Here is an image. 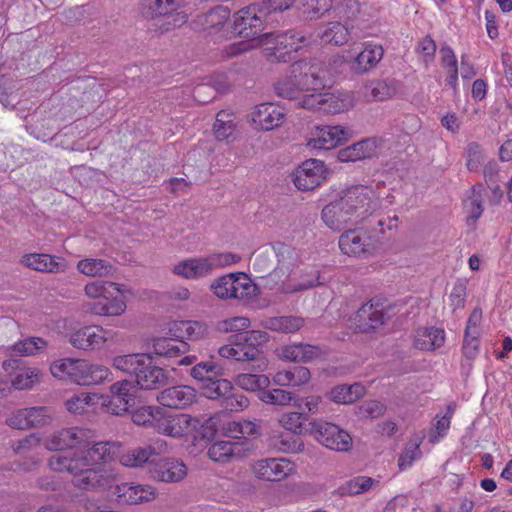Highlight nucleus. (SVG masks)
<instances>
[{
  "label": "nucleus",
  "instance_id": "obj_34",
  "mask_svg": "<svg viewBox=\"0 0 512 512\" xmlns=\"http://www.w3.org/2000/svg\"><path fill=\"white\" fill-rule=\"evenodd\" d=\"M353 28V24L349 26L340 21H331L322 27L318 36L324 44L344 46L350 41Z\"/></svg>",
  "mask_w": 512,
  "mask_h": 512
},
{
  "label": "nucleus",
  "instance_id": "obj_3",
  "mask_svg": "<svg viewBox=\"0 0 512 512\" xmlns=\"http://www.w3.org/2000/svg\"><path fill=\"white\" fill-rule=\"evenodd\" d=\"M333 7L346 21L355 22L354 27L363 37L377 36L381 25L379 8L363 6L358 0H340Z\"/></svg>",
  "mask_w": 512,
  "mask_h": 512
},
{
  "label": "nucleus",
  "instance_id": "obj_2",
  "mask_svg": "<svg viewBox=\"0 0 512 512\" xmlns=\"http://www.w3.org/2000/svg\"><path fill=\"white\" fill-rule=\"evenodd\" d=\"M126 286L112 281H92L84 286L85 296L92 300L86 311L97 316L117 317L127 308L124 294Z\"/></svg>",
  "mask_w": 512,
  "mask_h": 512
},
{
  "label": "nucleus",
  "instance_id": "obj_31",
  "mask_svg": "<svg viewBox=\"0 0 512 512\" xmlns=\"http://www.w3.org/2000/svg\"><path fill=\"white\" fill-rule=\"evenodd\" d=\"M343 202L341 195L338 199L325 205L321 211L322 221L332 231H340L348 224L354 223Z\"/></svg>",
  "mask_w": 512,
  "mask_h": 512
},
{
  "label": "nucleus",
  "instance_id": "obj_43",
  "mask_svg": "<svg viewBox=\"0 0 512 512\" xmlns=\"http://www.w3.org/2000/svg\"><path fill=\"white\" fill-rule=\"evenodd\" d=\"M163 410L160 406H141L132 411L131 419L134 424L153 429L156 432Z\"/></svg>",
  "mask_w": 512,
  "mask_h": 512
},
{
  "label": "nucleus",
  "instance_id": "obj_64",
  "mask_svg": "<svg viewBox=\"0 0 512 512\" xmlns=\"http://www.w3.org/2000/svg\"><path fill=\"white\" fill-rule=\"evenodd\" d=\"M27 409L28 429L32 427L44 426L52 420L51 410L47 407H30Z\"/></svg>",
  "mask_w": 512,
  "mask_h": 512
},
{
  "label": "nucleus",
  "instance_id": "obj_45",
  "mask_svg": "<svg viewBox=\"0 0 512 512\" xmlns=\"http://www.w3.org/2000/svg\"><path fill=\"white\" fill-rule=\"evenodd\" d=\"M440 65L447 73L446 84L454 91L458 89V62L453 49L448 45L440 48Z\"/></svg>",
  "mask_w": 512,
  "mask_h": 512
},
{
  "label": "nucleus",
  "instance_id": "obj_54",
  "mask_svg": "<svg viewBox=\"0 0 512 512\" xmlns=\"http://www.w3.org/2000/svg\"><path fill=\"white\" fill-rule=\"evenodd\" d=\"M237 446V443L231 441H216L210 445L207 454L214 462L226 463L235 456Z\"/></svg>",
  "mask_w": 512,
  "mask_h": 512
},
{
  "label": "nucleus",
  "instance_id": "obj_49",
  "mask_svg": "<svg viewBox=\"0 0 512 512\" xmlns=\"http://www.w3.org/2000/svg\"><path fill=\"white\" fill-rule=\"evenodd\" d=\"M235 384L249 392H262L270 385V378L264 374L241 373L234 379Z\"/></svg>",
  "mask_w": 512,
  "mask_h": 512
},
{
  "label": "nucleus",
  "instance_id": "obj_56",
  "mask_svg": "<svg viewBox=\"0 0 512 512\" xmlns=\"http://www.w3.org/2000/svg\"><path fill=\"white\" fill-rule=\"evenodd\" d=\"M202 390L207 398L212 400L220 399L222 401L224 397L227 396V393L233 392L234 385L227 379L217 377L205 383Z\"/></svg>",
  "mask_w": 512,
  "mask_h": 512
},
{
  "label": "nucleus",
  "instance_id": "obj_51",
  "mask_svg": "<svg viewBox=\"0 0 512 512\" xmlns=\"http://www.w3.org/2000/svg\"><path fill=\"white\" fill-rule=\"evenodd\" d=\"M234 131V115L225 110L218 112L213 126L215 138L218 141L228 140L233 135Z\"/></svg>",
  "mask_w": 512,
  "mask_h": 512
},
{
  "label": "nucleus",
  "instance_id": "obj_46",
  "mask_svg": "<svg viewBox=\"0 0 512 512\" xmlns=\"http://www.w3.org/2000/svg\"><path fill=\"white\" fill-rule=\"evenodd\" d=\"M261 325L269 330L282 333H295L304 326V319L297 316L269 317Z\"/></svg>",
  "mask_w": 512,
  "mask_h": 512
},
{
  "label": "nucleus",
  "instance_id": "obj_41",
  "mask_svg": "<svg viewBox=\"0 0 512 512\" xmlns=\"http://www.w3.org/2000/svg\"><path fill=\"white\" fill-rule=\"evenodd\" d=\"M311 379L308 368L296 366L289 370L278 371L273 375V382L278 386L300 387L307 384Z\"/></svg>",
  "mask_w": 512,
  "mask_h": 512
},
{
  "label": "nucleus",
  "instance_id": "obj_13",
  "mask_svg": "<svg viewBox=\"0 0 512 512\" xmlns=\"http://www.w3.org/2000/svg\"><path fill=\"white\" fill-rule=\"evenodd\" d=\"M338 246L340 251L349 257L370 254L375 248L371 232L363 227L344 231L339 236Z\"/></svg>",
  "mask_w": 512,
  "mask_h": 512
},
{
  "label": "nucleus",
  "instance_id": "obj_12",
  "mask_svg": "<svg viewBox=\"0 0 512 512\" xmlns=\"http://www.w3.org/2000/svg\"><path fill=\"white\" fill-rule=\"evenodd\" d=\"M311 432L319 443L331 450L348 451L352 446L349 433L333 423L315 420L311 422Z\"/></svg>",
  "mask_w": 512,
  "mask_h": 512
},
{
  "label": "nucleus",
  "instance_id": "obj_58",
  "mask_svg": "<svg viewBox=\"0 0 512 512\" xmlns=\"http://www.w3.org/2000/svg\"><path fill=\"white\" fill-rule=\"evenodd\" d=\"M47 346V342L41 337H28L16 342L10 349L19 356H33Z\"/></svg>",
  "mask_w": 512,
  "mask_h": 512
},
{
  "label": "nucleus",
  "instance_id": "obj_59",
  "mask_svg": "<svg viewBox=\"0 0 512 512\" xmlns=\"http://www.w3.org/2000/svg\"><path fill=\"white\" fill-rule=\"evenodd\" d=\"M274 89L276 94L279 97L297 100L302 93L298 81L295 80L292 69L290 70V75L280 79L274 85Z\"/></svg>",
  "mask_w": 512,
  "mask_h": 512
},
{
  "label": "nucleus",
  "instance_id": "obj_14",
  "mask_svg": "<svg viewBox=\"0 0 512 512\" xmlns=\"http://www.w3.org/2000/svg\"><path fill=\"white\" fill-rule=\"evenodd\" d=\"M252 471L258 479L265 481H282L297 471L296 464L284 457H272L256 460Z\"/></svg>",
  "mask_w": 512,
  "mask_h": 512
},
{
  "label": "nucleus",
  "instance_id": "obj_9",
  "mask_svg": "<svg viewBox=\"0 0 512 512\" xmlns=\"http://www.w3.org/2000/svg\"><path fill=\"white\" fill-rule=\"evenodd\" d=\"M92 435L89 429L68 427L55 431L44 440V446L50 451L80 449L90 444Z\"/></svg>",
  "mask_w": 512,
  "mask_h": 512
},
{
  "label": "nucleus",
  "instance_id": "obj_25",
  "mask_svg": "<svg viewBox=\"0 0 512 512\" xmlns=\"http://www.w3.org/2000/svg\"><path fill=\"white\" fill-rule=\"evenodd\" d=\"M286 111L284 107L271 103L256 105L251 112V120L259 130L270 131L284 123Z\"/></svg>",
  "mask_w": 512,
  "mask_h": 512
},
{
  "label": "nucleus",
  "instance_id": "obj_60",
  "mask_svg": "<svg viewBox=\"0 0 512 512\" xmlns=\"http://www.w3.org/2000/svg\"><path fill=\"white\" fill-rule=\"evenodd\" d=\"M230 11L224 7H217L205 15L206 30L210 34L220 31L227 24Z\"/></svg>",
  "mask_w": 512,
  "mask_h": 512
},
{
  "label": "nucleus",
  "instance_id": "obj_63",
  "mask_svg": "<svg viewBox=\"0 0 512 512\" xmlns=\"http://www.w3.org/2000/svg\"><path fill=\"white\" fill-rule=\"evenodd\" d=\"M334 6V0H305L304 14L310 19H319Z\"/></svg>",
  "mask_w": 512,
  "mask_h": 512
},
{
  "label": "nucleus",
  "instance_id": "obj_48",
  "mask_svg": "<svg viewBox=\"0 0 512 512\" xmlns=\"http://www.w3.org/2000/svg\"><path fill=\"white\" fill-rule=\"evenodd\" d=\"M365 393V388L363 385L359 383H355L353 385H339L334 387L330 393V399L339 404H349L360 397H362Z\"/></svg>",
  "mask_w": 512,
  "mask_h": 512
},
{
  "label": "nucleus",
  "instance_id": "obj_10",
  "mask_svg": "<svg viewBox=\"0 0 512 512\" xmlns=\"http://www.w3.org/2000/svg\"><path fill=\"white\" fill-rule=\"evenodd\" d=\"M261 42L266 44H274L266 48L267 56L270 61H284L286 55L298 51L303 45L306 44V38L299 32L294 30L286 31L282 34H264Z\"/></svg>",
  "mask_w": 512,
  "mask_h": 512
},
{
  "label": "nucleus",
  "instance_id": "obj_37",
  "mask_svg": "<svg viewBox=\"0 0 512 512\" xmlns=\"http://www.w3.org/2000/svg\"><path fill=\"white\" fill-rule=\"evenodd\" d=\"M320 355L321 350L319 347L303 343L283 346L279 353L281 359L291 362H309Z\"/></svg>",
  "mask_w": 512,
  "mask_h": 512
},
{
  "label": "nucleus",
  "instance_id": "obj_61",
  "mask_svg": "<svg viewBox=\"0 0 512 512\" xmlns=\"http://www.w3.org/2000/svg\"><path fill=\"white\" fill-rule=\"evenodd\" d=\"M308 416L306 412H286L279 418V424L286 430L294 434L302 432L303 424L307 421Z\"/></svg>",
  "mask_w": 512,
  "mask_h": 512
},
{
  "label": "nucleus",
  "instance_id": "obj_8",
  "mask_svg": "<svg viewBox=\"0 0 512 512\" xmlns=\"http://www.w3.org/2000/svg\"><path fill=\"white\" fill-rule=\"evenodd\" d=\"M178 0H142L141 14L145 19L164 17L165 30L180 27L188 20V15L178 11Z\"/></svg>",
  "mask_w": 512,
  "mask_h": 512
},
{
  "label": "nucleus",
  "instance_id": "obj_20",
  "mask_svg": "<svg viewBox=\"0 0 512 512\" xmlns=\"http://www.w3.org/2000/svg\"><path fill=\"white\" fill-rule=\"evenodd\" d=\"M113 495L120 505H139L153 501L157 497V490L147 484L123 482L114 487Z\"/></svg>",
  "mask_w": 512,
  "mask_h": 512
},
{
  "label": "nucleus",
  "instance_id": "obj_29",
  "mask_svg": "<svg viewBox=\"0 0 512 512\" xmlns=\"http://www.w3.org/2000/svg\"><path fill=\"white\" fill-rule=\"evenodd\" d=\"M197 392L189 385H176L162 390L157 395L160 405L168 408L183 409L196 401Z\"/></svg>",
  "mask_w": 512,
  "mask_h": 512
},
{
  "label": "nucleus",
  "instance_id": "obj_35",
  "mask_svg": "<svg viewBox=\"0 0 512 512\" xmlns=\"http://www.w3.org/2000/svg\"><path fill=\"white\" fill-rule=\"evenodd\" d=\"M107 399L104 395L96 393H79L74 394L71 398L67 399L65 406L67 410L74 414H82L86 412H95L98 408L102 409Z\"/></svg>",
  "mask_w": 512,
  "mask_h": 512
},
{
  "label": "nucleus",
  "instance_id": "obj_33",
  "mask_svg": "<svg viewBox=\"0 0 512 512\" xmlns=\"http://www.w3.org/2000/svg\"><path fill=\"white\" fill-rule=\"evenodd\" d=\"M446 334L437 327H420L414 333L413 346L421 351H435L444 345Z\"/></svg>",
  "mask_w": 512,
  "mask_h": 512
},
{
  "label": "nucleus",
  "instance_id": "obj_30",
  "mask_svg": "<svg viewBox=\"0 0 512 512\" xmlns=\"http://www.w3.org/2000/svg\"><path fill=\"white\" fill-rule=\"evenodd\" d=\"M167 334L180 341H199L209 334L205 322L195 320H174L168 323Z\"/></svg>",
  "mask_w": 512,
  "mask_h": 512
},
{
  "label": "nucleus",
  "instance_id": "obj_44",
  "mask_svg": "<svg viewBox=\"0 0 512 512\" xmlns=\"http://www.w3.org/2000/svg\"><path fill=\"white\" fill-rule=\"evenodd\" d=\"M77 270L89 277H107L114 274L115 267L104 259L85 258L78 261Z\"/></svg>",
  "mask_w": 512,
  "mask_h": 512
},
{
  "label": "nucleus",
  "instance_id": "obj_36",
  "mask_svg": "<svg viewBox=\"0 0 512 512\" xmlns=\"http://www.w3.org/2000/svg\"><path fill=\"white\" fill-rule=\"evenodd\" d=\"M396 93L395 81L373 79L367 81L363 86V95L369 102L386 101L393 98Z\"/></svg>",
  "mask_w": 512,
  "mask_h": 512
},
{
  "label": "nucleus",
  "instance_id": "obj_11",
  "mask_svg": "<svg viewBox=\"0 0 512 512\" xmlns=\"http://www.w3.org/2000/svg\"><path fill=\"white\" fill-rule=\"evenodd\" d=\"M329 174L325 163L318 159H307L292 173V181L298 190L310 191L323 184Z\"/></svg>",
  "mask_w": 512,
  "mask_h": 512
},
{
  "label": "nucleus",
  "instance_id": "obj_28",
  "mask_svg": "<svg viewBox=\"0 0 512 512\" xmlns=\"http://www.w3.org/2000/svg\"><path fill=\"white\" fill-rule=\"evenodd\" d=\"M149 473L157 481L175 483L180 482L187 476V467L180 460L161 458L151 463Z\"/></svg>",
  "mask_w": 512,
  "mask_h": 512
},
{
  "label": "nucleus",
  "instance_id": "obj_18",
  "mask_svg": "<svg viewBox=\"0 0 512 512\" xmlns=\"http://www.w3.org/2000/svg\"><path fill=\"white\" fill-rule=\"evenodd\" d=\"M291 68L302 92L321 91L325 87V75L319 62L300 60L294 62Z\"/></svg>",
  "mask_w": 512,
  "mask_h": 512
},
{
  "label": "nucleus",
  "instance_id": "obj_55",
  "mask_svg": "<svg viewBox=\"0 0 512 512\" xmlns=\"http://www.w3.org/2000/svg\"><path fill=\"white\" fill-rule=\"evenodd\" d=\"M482 186H473L471 189V196L464 201V208L468 214L467 224L474 225L483 213L482 206Z\"/></svg>",
  "mask_w": 512,
  "mask_h": 512
},
{
  "label": "nucleus",
  "instance_id": "obj_19",
  "mask_svg": "<svg viewBox=\"0 0 512 512\" xmlns=\"http://www.w3.org/2000/svg\"><path fill=\"white\" fill-rule=\"evenodd\" d=\"M3 369L12 375L11 386L15 390H31L40 383L42 370L35 366H25L17 359H9L3 362Z\"/></svg>",
  "mask_w": 512,
  "mask_h": 512
},
{
  "label": "nucleus",
  "instance_id": "obj_42",
  "mask_svg": "<svg viewBox=\"0 0 512 512\" xmlns=\"http://www.w3.org/2000/svg\"><path fill=\"white\" fill-rule=\"evenodd\" d=\"M376 150L377 141L375 139H365L341 150L339 152V159L346 162H355L372 157Z\"/></svg>",
  "mask_w": 512,
  "mask_h": 512
},
{
  "label": "nucleus",
  "instance_id": "obj_52",
  "mask_svg": "<svg viewBox=\"0 0 512 512\" xmlns=\"http://www.w3.org/2000/svg\"><path fill=\"white\" fill-rule=\"evenodd\" d=\"M80 385H96L102 383L110 375V370L103 365L90 363L84 359Z\"/></svg>",
  "mask_w": 512,
  "mask_h": 512
},
{
  "label": "nucleus",
  "instance_id": "obj_38",
  "mask_svg": "<svg viewBox=\"0 0 512 512\" xmlns=\"http://www.w3.org/2000/svg\"><path fill=\"white\" fill-rule=\"evenodd\" d=\"M322 105V113H344L355 106V97L352 92L324 93Z\"/></svg>",
  "mask_w": 512,
  "mask_h": 512
},
{
  "label": "nucleus",
  "instance_id": "obj_57",
  "mask_svg": "<svg viewBox=\"0 0 512 512\" xmlns=\"http://www.w3.org/2000/svg\"><path fill=\"white\" fill-rule=\"evenodd\" d=\"M190 374L195 380L208 383L214 378L221 377L223 369L213 361H205L195 364Z\"/></svg>",
  "mask_w": 512,
  "mask_h": 512
},
{
  "label": "nucleus",
  "instance_id": "obj_40",
  "mask_svg": "<svg viewBox=\"0 0 512 512\" xmlns=\"http://www.w3.org/2000/svg\"><path fill=\"white\" fill-rule=\"evenodd\" d=\"M174 337H158L153 339L152 348L156 355L167 359H175L189 350V344L186 341H175Z\"/></svg>",
  "mask_w": 512,
  "mask_h": 512
},
{
  "label": "nucleus",
  "instance_id": "obj_1",
  "mask_svg": "<svg viewBox=\"0 0 512 512\" xmlns=\"http://www.w3.org/2000/svg\"><path fill=\"white\" fill-rule=\"evenodd\" d=\"M119 448L118 441L96 442L81 452L53 455L48 460V466L54 472L70 474L72 484L77 489L102 490L111 486L114 475L99 466L113 461Z\"/></svg>",
  "mask_w": 512,
  "mask_h": 512
},
{
  "label": "nucleus",
  "instance_id": "obj_62",
  "mask_svg": "<svg viewBox=\"0 0 512 512\" xmlns=\"http://www.w3.org/2000/svg\"><path fill=\"white\" fill-rule=\"evenodd\" d=\"M259 399L265 404L286 406L293 399V393L283 389H264L259 394Z\"/></svg>",
  "mask_w": 512,
  "mask_h": 512
},
{
  "label": "nucleus",
  "instance_id": "obj_16",
  "mask_svg": "<svg viewBox=\"0 0 512 512\" xmlns=\"http://www.w3.org/2000/svg\"><path fill=\"white\" fill-rule=\"evenodd\" d=\"M113 335V331L106 330L100 325H88L73 331L69 342L74 348L94 351L102 349L109 340H112Z\"/></svg>",
  "mask_w": 512,
  "mask_h": 512
},
{
  "label": "nucleus",
  "instance_id": "obj_24",
  "mask_svg": "<svg viewBox=\"0 0 512 512\" xmlns=\"http://www.w3.org/2000/svg\"><path fill=\"white\" fill-rule=\"evenodd\" d=\"M384 56V48L374 41L363 43L362 50L353 58L346 61L355 74H367L375 69Z\"/></svg>",
  "mask_w": 512,
  "mask_h": 512
},
{
  "label": "nucleus",
  "instance_id": "obj_27",
  "mask_svg": "<svg viewBox=\"0 0 512 512\" xmlns=\"http://www.w3.org/2000/svg\"><path fill=\"white\" fill-rule=\"evenodd\" d=\"M348 138V131L343 126L317 127L307 145L312 149L330 150L342 145Z\"/></svg>",
  "mask_w": 512,
  "mask_h": 512
},
{
  "label": "nucleus",
  "instance_id": "obj_26",
  "mask_svg": "<svg viewBox=\"0 0 512 512\" xmlns=\"http://www.w3.org/2000/svg\"><path fill=\"white\" fill-rule=\"evenodd\" d=\"M21 263L34 271L58 274L68 269V261L61 256L47 253H28L22 256Z\"/></svg>",
  "mask_w": 512,
  "mask_h": 512
},
{
  "label": "nucleus",
  "instance_id": "obj_32",
  "mask_svg": "<svg viewBox=\"0 0 512 512\" xmlns=\"http://www.w3.org/2000/svg\"><path fill=\"white\" fill-rule=\"evenodd\" d=\"M84 359L62 358L55 360L50 365L51 374L59 380H68L78 385L81 384V376Z\"/></svg>",
  "mask_w": 512,
  "mask_h": 512
},
{
  "label": "nucleus",
  "instance_id": "obj_15",
  "mask_svg": "<svg viewBox=\"0 0 512 512\" xmlns=\"http://www.w3.org/2000/svg\"><path fill=\"white\" fill-rule=\"evenodd\" d=\"M167 449L168 445L164 440H157L145 447H136L125 451L120 443V448L115 454L114 459H117L122 466L128 468H139L144 464H148L151 467V463L154 462L151 458L166 452Z\"/></svg>",
  "mask_w": 512,
  "mask_h": 512
},
{
  "label": "nucleus",
  "instance_id": "obj_21",
  "mask_svg": "<svg viewBox=\"0 0 512 512\" xmlns=\"http://www.w3.org/2000/svg\"><path fill=\"white\" fill-rule=\"evenodd\" d=\"M110 391L111 396L104 395L107 402L102 405V409L113 415H122L127 412L134 402L135 385L131 381L122 380L112 384Z\"/></svg>",
  "mask_w": 512,
  "mask_h": 512
},
{
  "label": "nucleus",
  "instance_id": "obj_5",
  "mask_svg": "<svg viewBox=\"0 0 512 512\" xmlns=\"http://www.w3.org/2000/svg\"><path fill=\"white\" fill-rule=\"evenodd\" d=\"M241 256L232 252L212 253L206 257H194L180 261L173 267V273L186 279H199L213 270L236 264Z\"/></svg>",
  "mask_w": 512,
  "mask_h": 512
},
{
  "label": "nucleus",
  "instance_id": "obj_6",
  "mask_svg": "<svg viewBox=\"0 0 512 512\" xmlns=\"http://www.w3.org/2000/svg\"><path fill=\"white\" fill-rule=\"evenodd\" d=\"M211 290L223 300L248 302L256 295L258 288L246 273L235 272L217 278L211 284Z\"/></svg>",
  "mask_w": 512,
  "mask_h": 512
},
{
  "label": "nucleus",
  "instance_id": "obj_47",
  "mask_svg": "<svg viewBox=\"0 0 512 512\" xmlns=\"http://www.w3.org/2000/svg\"><path fill=\"white\" fill-rule=\"evenodd\" d=\"M145 364H149V354L145 353L120 355L115 357L112 363L115 369L135 377Z\"/></svg>",
  "mask_w": 512,
  "mask_h": 512
},
{
  "label": "nucleus",
  "instance_id": "obj_53",
  "mask_svg": "<svg viewBox=\"0 0 512 512\" xmlns=\"http://www.w3.org/2000/svg\"><path fill=\"white\" fill-rule=\"evenodd\" d=\"M225 436L235 439L247 438L258 433L257 425L249 420L231 421L223 426Z\"/></svg>",
  "mask_w": 512,
  "mask_h": 512
},
{
  "label": "nucleus",
  "instance_id": "obj_50",
  "mask_svg": "<svg viewBox=\"0 0 512 512\" xmlns=\"http://www.w3.org/2000/svg\"><path fill=\"white\" fill-rule=\"evenodd\" d=\"M424 436H415L409 439L406 443L404 450L398 458V466L400 470H406L410 468L415 460L422 457L421 444Z\"/></svg>",
  "mask_w": 512,
  "mask_h": 512
},
{
  "label": "nucleus",
  "instance_id": "obj_17",
  "mask_svg": "<svg viewBox=\"0 0 512 512\" xmlns=\"http://www.w3.org/2000/svg\"><path fill=\"white\" fill-rule=\"evenodd\" d=\"M264 29V11L258 5L244 7L234 14L235 32L248 39H256Z\"/></svg>",
  "mask_w": 512,
  "mask_h": 512
},
{
  "label": "nucleus",
  "instance_id": "obj_23",
  "mask_svg": "<svg viewBox=\"0 0 512 512\" xmlns=\"http://www.w3.org/2000/svg\"><path fill=\"white\" fill-rule=\"evenodd\" d=\"M384 323L385 312L379 303H364L351 318V328L362 333L375 331Z\"/></svg>",
  "mask_w": 512,
  "mask_h": 512
},
{
  "label": "nucleus",
  "instance_id": "obj_22",
  "mask_svg": "<svg viewBox=\"0 0 512 512\" xmlns=\"http://www.w3.org/2000/svg\"><path fill=\"white\" fill-rule=\"evenodd\" d=\"M199 420L188 414H169L163 410L157 433L181 438L196 430Z\"/></svg>",
  "mask_w": 512,
  "mask_h": 512
},
{
  "label": "nucleus",
  "instance_id": "obj_4",
  "mask_svg": "<svg viewBox=\"0 0 512 512\" xmlns=\"http://www.w3.org/2000/svg\"><path fill=\"white\" fill-rule=\"evenodd\" d=\"M269 341V334L260 330L238 333L231 337L229 344L218 349L220 357L237 362L256 360L260 354L259 346Z\"/></svg>",
  "mask_w": 512,
  "mask_h": 512
},
{
  "label": "nucleus",
  "instance_id": "obj_7",
  "mask_svg": "<svg viewBox=\"0 0 512 512\" xmlns=\"http://www.w3.org/2000/svg\"><path fill=\"white\" fill-rule=\"evenodd\" d=\"M342 198L355 224L368 218L378 205L375 191L368 186H352L343 191Z\"/></svg>",
  "mask_w": 512,
  "mask_h": 512
},
{
  "label": "nucleus",
  "instance_id": "obj_39",
  "mask_svg": "<svg viewBox=\"0 0 512 512\" xmlns=\"http://www.w3.org/2000/svg\"><path fill=\"white\" fill-rule=\"evenodd\" d=\"M135 378L140 389L150 390L163 384L166 380V374L162 368L153 364L152 357L149 355V364L143 365Z\"/></svg>",
  "mask_w": 512,
  "mask_h": 512
}]
</instances>
